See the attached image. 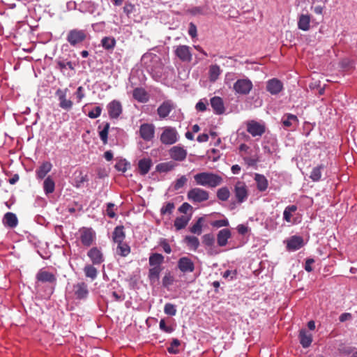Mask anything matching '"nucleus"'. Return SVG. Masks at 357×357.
<instances>
[{"mask_svg":"<svg viewBox=\"0 0 357 357\" xmlns=\"http://www.w3.org/2000/svg\"><path fill=\"white\" fill-rule=\"evenodd\" d=\"M190 218L191 215H181L180 217L176 218L174 220V227L177 230H181L185 228L187 226L188 222L190 221Z\"/></svg>","mask_w":357,"mask_h":357,"instance_id":"28","label":"nucleus"},{"mask_svg":"<svg viewBox=\"0 0 357 357\" xmlns=\"http://www.w3.org/2000/svg\"><path fill=\"white\" fill-rule=\"evenodd\" d=\"M231 231L228 229H223L219 231L217 235L218 245L220 247L225 246L227 244L228 239L231 238Z\"/></svg>","mask_w":357,"mask_h":357,"instance_id":"21","label":"nucleus"},{"mask_svg":"<svg viewBox=\"0 0 357 357\" xmlns=\"http://www.w3.org/2000/svg\"><path fill=\"white\" fill-rule=\"evenodd\" d=\"M221 70L219 66L212 65L209 68V79L211 82H215L218 79L220 75Z\"/></svg>","mask_w":357,"mask_h":357,"instance_id":"34","label":"nucleus"},{"mask_svg":"<svg viewBox=\"0 0 357 357\" xmlns=\"http://www.w3.org/2000/svg\"><path fill=\"white\" fill-rule=\"evenodd\" d=\"M86 38V33L85 31L74 29L69 31L66 40L72 46H75L84 41Z\"/></svg>","mask_w":357,"mask_h":357,"instance_id":"1","label":"nucleus"},{"mask_svg":"<svg viewBox=\"0 0 357 357\" xmlns=\"http://www.w3.org/2000/svg\"><path fill=\"white\" fill-rule=\"evenodd\" d=\"M203 218H199L197 221L190 227V230L193 234L198 235L202 234Z\"/></svg>","mask_w":357,"mask_h":357,"instance_id":"43","label":"nucleus"},{"mask_svg":"<svg viewBox=\"0 0 357 357\" xmlns=\"http://www.w3.org/2000/svg\"><path fill=\"white\" fill-rule=\"evenodd\" d=\"M152 160L150 158L141 159L138 162V169L140 174L144 176L147 174L151 167Z\"/></svg>","mask_w":357,"mask_h":357,"instance_id":"25","label":"nucleus"},{"mask_svg":"<svg viewBox=\"0 0 357 357\" xmlns=\"http://www.w3.org/2000/svg\"><path fill=\"white\" fill-rule=\"evenodd\" d=\"M257 181V186L259 190L264 191L268 188V180H256Z\"/></svg>","mask_w":357,"mask_h":357,"instance_id":"58","label":"nucleus"},{"mask_svg":"<svg viewBox=\"0 0 357 357\" xmlns=\"http://www.w3.org/2000/svg\"><path fill=\"white\" fill-rule=\"evenodd\" d=\"M3 223L6 227L15 228L18 225V220L15 213L8 212L3 216Z\"/></svg>","mask_w":357,"mask_h":357,"instance_id":"22","label":"nucleus"},{"mask_svg":"<svg viewBox=\"0 0 357 357\" xmlns=\"http://www.w3.org/2000/svg\"><path fill=\"white\" fill-rule=\"evenodd\" d=\"M68 91L67 88L64 89H58L55 93L59 101V107L66 111L70 110L73 106V101L66 98Z\"/></svg>","mask_w":357,"mask_h":357,"instance_id":"4","label":"nucleus"},{"mask_svg":"<svg viewBox=\"0 0 357 357\" xmlns=\"http://www.w3.org/2000/svg\"><path fill=\"white\" fill-rule=\"evenodd\" d=\"M123 226H117L113 231V241L115 243H121L125 239L126 235Z\"/></svg>","mask_w":357,"mask_h":357,"instance_id":"29","label":"nucleus"},{"mask_svg":"<svg viewBox=\"0 0 357 357\" xmlns=\"http://www.w3.org/2000/svg\"><path fill=\"white\" fill-rule=\"evenodd\" d=\"M107 109L110 119H118L123 112L121 102L116 100H114L108 103Z\"/></svg>","mask_w":357,"mask_h":357,"instance_id":"9","label":"nucleus"},{"mask_svg":"<svg viewBox=\"0 0 357 357\" xmlns=\"http://www.w3.org/2000/svg\"><path fill=\"white\" fill-rule=\"evenodd\" d=\"M181 345V342L178 339H173L170 346L167 348V351L170 354H176L179 352L178 347Z\"/></svg>","mask_w":357,"mask_h":357,"instance_id":"44","label":"nucleus"},{"mask_svg":"<svg viewBox=\"0 0 357 357\" xmlns=\"http://www.w3.org/2000/svg\"><path fill=\"white\" fill-rule=\"evenodd\" d=\"M118 243V246L116 248L117 254L121 255V257H127L130 252V246L127 243H123V241H121V243Z\"/></svg>","mask_w":357,"mask_h":357,"instance_id":"32","label":"nucleus"},{"mask_svg":"<svg viewBox=\"0 0 357 357\" xmlns=\"http://www.w3.org/2000/svg\"><path fill=\"white\" fill-rule=\"evenodd\" d=\"M75 96L77 99V102H79L84 98V88L82 86L77 89Z\"/></svg>","mask_w":357,"mask_h":357,"instance_id":"60","label":"nucleus"},{"mask_svg":"<svg viewBox=\"0 0 357 357\" xmlns=\"http://www.w3.org/2000/svg\"><path fill=\"white\" fill-rule=\"evenodd\" d=\"M174 108V104L171 100L164 101L158 108L157 112L160 118H166Z\"/></svg>","mask_w":357,"mask_h":357,"instance_id":"17","label":"nucleus"},{"mask_svg":"<svg viewBox=\"0 0 357 357\" xmlns=\"http://www.w3.org/2000/svg\"><path fill=\"white\" fill-rule=\"evenodd\" d=\"M185 241L188 245L195 250L199 246V239L196 236H188L185 238Z\"/></svg>","mask_w":357,"mask_h":357,"instance_id":"38","label":"nucleus"},{"mask_svg":"<svg viewBox=\"0 0 357 357\" xmlns=\"http://www.w3.org/2000/svg\"><path fill=\"white\" fill-rule=\"evenodd\" d=\"M102 112V108L100 106H96L93 110L90 111L88 116L91 119H96L99 117Z\"/></svg>","mask_w":357,"mask_h":357,"instance_id":"54","label":"nucleus"},{"mask_svg":"<svg viewBox=\"0 0 357 357\" xmlns=\"http://www.w3.org/2000/svg\"><path fill=\"white\" fill-rule=\"evenodd\" d=\"M160 328L165 333H170L173 331L171 326H167L165 319H161L159 324Z\"/></svg>","mask_w":357,"mask_h":357,"instance_id":"59","label":"nucleus"},{"mask_svg":"<svg viewBox=\"0 0 357 357\" xmlns=\"http://www.w3.org/2000/svg\"><path fill=\"white\" fill-rule=\"evenodd\" d=\"M177 131L174 128L165 127L160 135V142L167 145H171L176 143L178 140Z\"/></svg>","mask_w":357,"mask_h":357,"instance_id":"2","label":"nucleus"},{"mask_svg":"<svg viewBox=\"0 0 357 357\" xmlns=\"http://www.w3.org/2000/svg\"><path fill=\"white\" fill-rule=\"evenodd\" d=\"M210 104L215 114L221 115L225 113V108L222 98L219 96H214L211 98L210 100Z\"/></svg>","mask_w":357,"mask_h":357,"instance_id":"16","label":"nucleus"},{"mask_svg":"<svg viewBox=\"0 0 357 357\" xmlns=\"http://www.w3.org/2000/svg\"><path fill=\"white\" fill-rule=\"evenodd\" d=\"M247 131L252 137H261L265 132L266 127L264 125L252 120L247 123Z\"/></svg>","mask_w":357,"mask_h":357,"instance_id":"6","label":"nucleus"},{"mask_svg":"<svg viewBox=\"0 0 357 357\" xmlns=\"http://www.w3.org/2000/svg\"><path fill=\"white\" fill-rule=\"evenodd\" d=\"M229 225V222L227 220H219L213 222V226L215 227H227Z\"/></svg>","mask_w":357,"mask_h":357,"instance_id":"64","label":"nucleus"},{"mask_svg":"<svg viewBox=\"0 0 357 357\" xmlns=\"http://www.w3.org/2000/svg\"><path fill=\"white\" fill-rule=\"evenodd\" d=\"M178 267L183 273H192L195 270L193 261L187 257H183L178 259Z\"/></svg>","mask_w":357,"mask_h":357,"instance_id":"14","label":"nucleus"},{"mask_svg":"<svg viewBox=\"0 0 357 357\" xmlns=\"http://www.w3.org/2000/svg\"><path fill=\"white\" fill-rule=\"evenodd\" d=\"M169 155L172 159L176 161H183L187 156V151L181 146H174L169 151Z\"/></svg>","mask_w":357,"mask_h":357,"instance_id":"13","label":"nucleus"},{"mask_svg":"<svg viewBox=\"0 0 357 357\" xmlns=\"http://www.w3.org/2000/svg\"><path fill=\"white\" fill-rule=\"evenodd\" d=\"M296 210L297 206L296 205H290L287 206L283 212L284 220L287 222H290L292 216L291 213L295 212Z\"/></svg>","mask_w":357,"mask_h":357,"instance_id":"37","label":"nucleus"},{"mask_svg":"<svg viewBox=\"0 0 357 357\" xmlns=\"http://www.w3.org/2000/svg\"><path fill=\"white\" fill-rule=\"evenodd\" d=\"M160 245L162 248L165 252H166L167 254L171 253L172 248L166 239H161L160 242Z\"/></svg>","mask_w":357,"mask_h":357,"instance_id":"57","label":"nucleus"},{"mask_svg":"<svg viewBox=\"0 0 357 357\" xmlns=\"http://www.w3.org/2000/svg\"><path fill=\"white\" fill-rule=\"evenodd\" d=\"M188 197L195 202H202L208 199V194L202 189L194 188L188 192Z\"/></svg>","mask_w":357,"mask_h":357,"instance_id":"10","label":"nucleus"},{"mask_svg":"<svg viewBox=\"0 0 357 357\" xmlns=\"http://www.w3.org/2000/svg\"><path fill=\"white\" fill-rule=\"evenodd\" d=\"M174 282V277L169 272L165 274V275L162 278V285L165 287H168L172 285Z\"/></svg>","mask_w":357,"mask_h":357,"instance_id":"51","label":"nucleus"},{"mask_svg":"<svg viewBox=\"0 0 357 357\" xmlns=\"http://www.w3.org/2000/svg\"><path fill=\"white\" fill-rule=\"evenodd\" d=\"M287 119L282 120V123L284 127H290L292 125V122H298V118L296 115L288 114H287Z\"/></svg>","mask_w":357,"mask_h":357,"instance_id":"48","label":"nucleus"},{"mask_svg":"<svg viewBox=\"0 0 357 357\" xmlns=\"http://www.w3.org/2000/svg\"><path fill=\"white\" fill-rule=\"evenodd\" d=\"M73 292L77 299H85L89 295L88 285L84 282H78L73 286Z\"/></svg>","mask_w":357,"mask_h":357,"instance_id":"12","label":"nucleus"},{"mask_svg":"<svg viewBox=\"0 0 357 357\" xmlns=\"http://www.w3.org/2000/svg\"><path fill=\"white\" fill-rule=\"evenodd\" d=\"M174 165L172 162H162L156 165L155 170L158 172H167L173 169Z\"/></svg>","mask_w":357,"mask_h":357,"instance_id":"35","label":"nucleus"},{"mask_svg":"<svg viewBox=\"0 0 357 357\" xmlns=\"http://www.w3.org/2000/svg\"><path fill=\"white\" fill-rule=\"evenodd\" d=\"M101 44L105 50H112L116 45V40L112 37H104L101 40Z\"/></svg>","mask_w":357,"mask_h":357,"instance_id":"36","label":"nucleus"},{"mask_svg":"<svg viewBox=\"0 0 357 357\" xmlns=\"http://www.w3.org/2000/svg\"><path fill=\"white\" fill-rule=\"evenodd\" d=\"M164 312L170 316H174L176 314V306L170 303H166L164 307Z\"/></svg>","mask_w":357,"mask_h":357,"instance_id":"49","label":"nucleus"},{"mask_svg":"<svg viewBox=\"0 0 357 357\" xmlns=\"http://www.w3.org/2000/svg\"><path fill=\"white\" fill-rule=\"evenodd\" d=\"M234 191L236 199L238 203H243L247 199L248 192L245 183L238 181L234 186Z\"/></svg>","mask_w":357,"mask_h":357,"instance_id":"8","label":"nucleus"},{"mask_svg":"<svg viewBox=\"0 0 357 357\" xmlns=\"http://www.w3.org/2000/svg\"><path fill=\"white\" fill-rule=\"evenodd\" d=\"M55 183L54 180H44L43 189L46 195L52 193L54 191Z\"/></svg>","mask_w":357,"mask_h":357,"instance_id":"42","label":"nucleus"},{"mask_svg":"<svg viewBox=\"0 0 357 357\" xmlns=\"http://www.w3.org/2000/svg\"><path fill=\"white\" fill-rule=\"evenodd\" d=\"M109 127L110 124L108 122H107L105 123L103 129L99 132L100 138L104 144H106L107 143Z\"/></svg>","mask_w":357,"mask_h":357,"instance_id":"40","label":"nucleus"},{"mask_svg":"<svg viewBox=\"0 0 357 357\" xmlns=\"http://www.w3.org/2000/svg\"><path fill=\"white\" fill-rule=\"evenodd\" d=\"M188 33L192 38L197 36V26L192 22L189 24Z\"/></svg>","mask_w":357,"mask_h":357,"instance_id":"63","label":"nucleus"},{"mask_svg":"<svg viewBox=\"0 0 357 357\" xmlns=\"http://www.w3.org/2000/svg\"><path fill=\"white\" fill-rule=\"evenodd\" d=\"M36 279L38 281L42 282L56 283V278L55 275L43 269L40 270L36 275Z\"/></svg>","mask_w":357,"mask_h":357,"instance_id":"20","label":"nucleus"},{"mask_svg":"<svg viewBox=\"0 0 357 357\" xmlns=\"http://www.w3.org/2000/svg\"><path fill=\"white\" fill-rule=\"evenodd\" d=\"M56 64H57L59 70L61 71L66 67H68L70 70H73L75 69L73 67V63L71 61H67L65 63L63 61L58 60V61H56Z\"/></svg>","mask_w":357,"mask_h":357,"instance_id":"53","label":"nucleus"},{"mask_svg":"<svg viewBox=\"0 0 357 357\" xmlns=\"http://www.w3.org/2000/svg\"><path fill=\"white\" fill-rule=\"evenodd\" d=\"M208 102L206 100H200L195 105V108L199 112H205L207 109Z\"/></svg>","mask_w":357,"mask_h":357,"instance_id":"56","label":"nucleus"},{"mask_svg":"<svg viewBox=\"0 0 357 357\" xmlns=\"http://www.w3.org/2000/svg\"><path fill=\"white\" fill-rule=\"evenodd\" d=\"M130 164L126 160H119L115 165V168L119 172H125Z\"/></svg>","mask_w":357,"mask_h":357,"instance_id":"47","label":"nucleus"},{"mask_svg":"<svg viewBox=\"0 0 357 357\" xmlns=\"http://www.w3.org/2000/svg\"><path fill=\"white\" fill-rule=\"evenodd\" d=\"M93 265H99L104 261L102 252L96 247L90 249L87 253Z\"/></svg>","mask_w":357,"mask_h":357,"instance_id":"18","label":"nucleus"},{"mask_svg":"<svg viewBox=\"0 0 357 357\" xmlns=\"http://www.w3.org/2000/svg\"><path fill=\"white\" fill-rule=\"evenodd\" d=\"M206 248L208 255L211 256L216 255L220 253V251L216 248L215 244H213L212 246H208Z\"/></svg>","mask_w":357,"mask_h":357,"instance_id":"62","label":"nucleus"},{"mask_svg":"<svg viewBox=\"0 0 357 357\" xmlns=\"http://www.w3.org/2000/svg\"><path fill=\"white\" fill-rule=\"evenodd\" d=\"M139 133L144 141L149 142L154 138L155 126L152 123H143L139 127Z\"/></svg>","mask_w":357,"mask_h":357,"instance_id":"7","label":"nucleus"},{"mask_svg":"<svg viewBox=\"0 0 357 357\" xmlns=\"http://www.w3.org/2000/svg\"><path fill=\"white\" fill-rule=\"evenodd\" d=\"M197 184L208 186L210 188H215L220 184L221 180H196Z\"/></svg>","mask_w":357,"mask_h":357,"instance_id":"39","label":"nucleus"},{"mask_svg":"<svg viewBox=\"0 0 357 357\" xmlns=\"http://www.w3.org/2000/svg\"><path fill=\"white\" fill-rule=\"evenodd\" d=\"M300 342L303 347L307 348L312 343V335L308 333L306 330L302 329L299 333Z\"/></svg>","mask_w":357,"mask_h":357,"instance_id":"24","label":"nucleus"},{"mask_svg":"<svg viewBox=\"0 0 357 357\" xmlns=\"http://www.w3.org/2000/svg\"><path fill=\"white\" fill-rule=\"evenodd\" d=\"M175 55L182 61L190 62L192 60L191 48L185 45H178L174 50Z\"/></svg>","mask_w":357,"mask_h":357,"instance_id":"5","label":"nucleus"},{"mask_svg":"<svg viewBox=\"0 0 357 357\" xmlns=\"http://www.w3.org/2000/svg\"><path fill=\"white\" fill-rule=\"evenodd\" d=\"M174 208V204L172 202H168L166 205L163 206L160 209V213L162 215H165L167 213H172L173 209Z\"/></svg>","mask_w":357,"mask_h":357,"instance_id":"52","label":"nucleus"},{"mask_svg":"<svg viewBox=\"0 0 357 357\" xmlns=\"http://www.w3.org/2000/svg\"><path fill=\"white\" fill-rule=\"evenodd\" d=\"M303 245V239L300 236H294L287 242V248L289 250H297Z\"/></svg>","mask_w":357,"mask_h":357,"instance_id":"23","label":"nucleus"},{"mask_svg":"<svg viewBox=\"0 0 357 357\" xmlns=\"http://www.w3.org/2000/svg\"><path fill=\"white\" fill-rule=\"evenodd\" d=\"M202 243L206 246H212L215 244V238L212 234H206L202 236Z\"/></svg>","mask_w":357,"mask_h":357,"instance_id":"45","label":"nucleus"},{"mask_svg":"<svg viewBox=\"0 0 357 357\" xmlns=\"http://www.w3.org/2000/svg\"><path fill=\"white\" fill-rule=\"evenodd\" d=\"M84 272L86 277L91 278L92 280H95L98 275L97 268L91 264H87L84 266Z\"/></svg>","mask_w":357,"mask_h":357,"instance_id":"33","label":"nucleus"},{"mask_svg":"<svg viewBox=\"0 0 357 357\" xmlns=\"http://www.w3.org/2000/svg\"><path fill=\"white\" fill-rule=\"evenodd\" d=\"M132 97L141 103H146L149 100V95L147 91L142 87H137L132 91Z\"/></svg>","mask_w":357,"mask_h":357,"instance_id":"19","label":"nucleus"},{"mask_svg":"<svg viewBox=\"0 0 357 357\" xmlns=\"http://www.w3.org/2000/svg\"><path fill=\"white\" fill-rule=\"evenodd\" d=\"M310 17L309 15L302 14L300 15L298 27L303 31H308L310 29Z\"/></svg>","mask_w":357,"mask_h":357,"instance_id":"26","label":"nucleus"},{"mask_svg":"<svg viewBox=\"0 0 357 357\" xmlns=\"http://www.w3.org/2000/svg\"><path fill=\"white\" fill-rule=\"evenodd\" d=\"M52 165L50 162H43L37 169L36 173L39 178H44L52 169Z\"/></svg>","mask_w":357,"mask_h":357,"instance_id":"27","label":"nucleus"},{"mask_svg":"<svg viewBox=\"0 0 357 357\" xmlns=\"http://www.w3.org/2000/svg\"><path fill=\"white\" fill-rule=\"evenodd\" d=\"M164 261V257L162 255L159 253H153L150 255L149 259V263L151 266H160Z\"/></svg>","mask_w":357,"mask_h":357,"instance_id":"31","label":"nucleus"},{"mask_svg":"<svg viewBox=\"0 0 357 357\" xmlns=\"http://www.w3.org/2000/svg\"><path fill=\"white\" fill-rule=\"evenodd\" d=\"M230 195V192L227 187L220 188L217 192V197L220 200L227 201Z\"/></svg>","mask_w":357,"mask_h":357,"instance_id":"41","label":"nucleus"},{"mask_svg":"<svg viewBox=\"0 0 357 357\" xmlns=\"http://www.w3.org/2000/svg\"><path fill=\"white\" fill-rule=\"evenodd\" d=\"M149 271V278L151 282L158 281L162 268L160 266H151Z\"/></svg>","mask_w":357,"mask_h":357,"instance_id":"30","label":"nucleus"},{"mask_svg":"<svg viewBox=\"0 0 357 357\" xmlns=\"http://www.w3.org/2000/svg\"><path fill=\"white\" fill-rule=\"evenodd\" d=\"M282 89V82L276 78L271 79L266 83V90L272 95L278 94Z\"/></svg>","mask_w":357,"mask_h":357,"instance_id":"15","label":"nucleus"},{"mask_svg":"<svg viewBox=\"0 0 357 357\" xmlns=\"http://www.w3.org/2000/svg\"><path fill=\"white\" fill-rule=\"evenodd\" d=\"M193 178H220V177L214 175L209 174L205 172L199 173L193 176Z\"/></svg>","mask_w":357,"mask_h":357,"instance_id":"55","label":"nucleus"},{"mask_svg":"<svg viewBox=\"0 0 357 357\" xmlns=\"http://www.w3.org/2000/svg\"><path fill=\"white\" fill-rule=\"evenodd\" d=\"M253 87L249 79H239L234 84V89L236 93L248 95Z\"/></svg>","mask_w":357,"mask_h":357,"instance_id":"3","label":"nucleus"},{"mask_svg":"<svg viewBox=\"0 0 357 357\" xmlns=\"http://www.w3.org/2000/svg\"><path fill=\"white\" fill-rule=\"evenodd\" d=\"M192 206L187 202L183 203L178 208L179 212L186 214L192 209Z\"/></svg>","mask_w":357,"mask_h":357,"instance_id":"61","label":"nucleus"},{"mask_svg":"<svg viewBox=\"0 0 357 357\" xmlns=\"http://www.w3.org/2000/svg\"><path fill=\"white\" fill-rule=\"evenodd\" d=\"M325 166L324 165H318L314 167L312 172L310 178H320L321 176V170H324Z\"/></svg>","mask_w":357,"mask_h":357,"instance_id":"50","label":"nucleus"},{"mask_svg":"<svg viewBox=\"0 0 357 357\" xmlns=\"http://www.w3.org/2000/svg\"><path fill=\"white\" fill-rule=\"evenodd\" d=\"M243 160L245 163L249 167H255L257 165L259 158L257 155H251V156H245L243 157Z\"/></svg>","mask_w":357,"mask_h":357,"instance_id":"46","label":"nucleus"},{"mask_svg":"<svg viewBox=\"0 0 357 357\" xmlns=\"http://www.w3.org/2000/svg\"><path fill=\"white\" fill-rule=\"evenodd\" d=\"M80 241L83 245L89 247L95 238V232L91 228H82L80 231Z\"/></svg>","mask_w":357,"mask_h":357,"instance_id":"11","label":"nucleus"}]
</instances>
